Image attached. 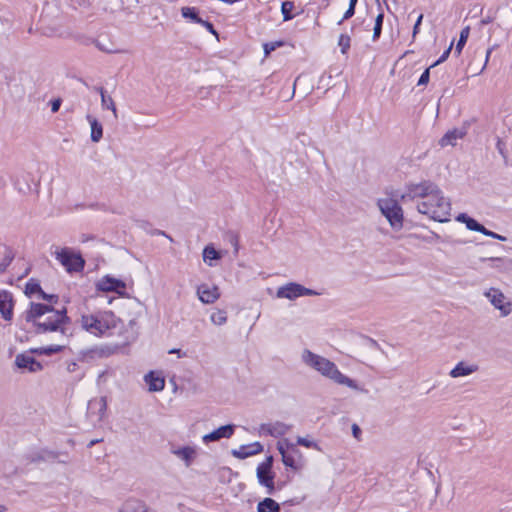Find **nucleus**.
<instances>
[{
    "mask_svg": "<svg viewBox=\"0 0 512 512\" xmlns=\"http://www.w3.org/2000/svg\"><path fill=\"white\" fill-rule=\"evenodd\" d=\"M479 369L477 364H467L463 361L459 362L449 373L450 377L458 378L468 376L477 372Z\"/></svg>",
    "mask_w": 512,
    "mask_h": 512,
    "instance_id": "nucleus-20",
    "label": "nucleus"
},
{
    "mask_svg": "<svg viewBox=\"0 0 512 512\" xmlns=\"http://www.w3.org/2000/svg\"><path fill=\"white\" fill-rule=\"evenodd\" d=\"M302 360L306 365L315 369L323 376L333 380L337 384L346 385L349 388L355 390L358 389L357 383L353 379L342 374L335 363L328 360L327 358L317 355L306 349L303 351Z\"/></svg>",
    "mask_w": 512,
    "mask_h": 512,
    "instance_id": "nucleus-3",
    "label": "nucleus"
},
{
    "mask_svg": "<svg viewBox=\"0 0 512 512\" xmlns=\"http://www.w3.org/2000/svg\"><path fill=\"white\" fill-rule=\"evenodd\" d=\"M13 295L7 290L0 289V313L4 320L11 321L13 318Z\"/></svg>",
    "mask_w": 512,
    "mask_h": 512,
    "instance_id": "nucleus-14",
    "label": "nucleus"
},
{
    "mask_svg": "<svg viewBox=\"0 0 512 512\" xmlns=\"http://www.w3.org/2000/svg\"><path fill=\"white\" fill-rule=\"evenodd\" d=\"M294 7H295V5H294V2H292V1H284L282 3L281 12H282L284 21L292 20L295 17V15L292 13Z\"/></svg>",
    "mask_w": 512,
    "mask_h": 512,
    "instance_id": "nucleus-31",
    "label": "nucleus"
},
{
    "mask_svg": "<svg viewBox=\"0 0 512 512\" xmlns=\"http://www.w3.org/2000/svg\"><path fill=\"white\" fill-rule=\"evenodd\" d=\"M399 197L403 202L421 199V201L417 203L419 213L437 222L443 223L449 221L451 212L450 201L444 197L438 185L431 181L409 184L405 192Z\"/></svg>",
    "mask_w": 512,
    "mask_h": 512,
    "instance_id": "nucleus-1",
    "label": "nucleus"
},
{
    "mask_svg": "<svg viewBox=\"0 0 512 512\" xmlns=\"http://www.w3.org/2000/svg\"><path fill=\"white\" fill-rule=\"evenodd\" d=\"M94 43L100 51L105 52V53L114 54V53H122L123 52L122 50L114 49L112 47L113 45L109 42L103 43L101 40H95Z\"/></svg>",
    "mask_w": 512,
    "mask_h": 512,
    "instance_id": "nucleus-36",
    "label": "nucleus"
},
{
    "mask_svg": "<svg viewBox=\"0 0 512 512\" xmlns=\"http://www.w3.org/2000/svg\"><path fill=\"white\" fill-rule=\"evenodd\" d=\"M77 367H78L77 363H75V362H71V363H69V364L67 365V370H68L69 372L73 373V372H75V371L77 370Z\"/></svg>",
    "mask_w": 512,
    "mask_h": 512,
    "instance_id": "nucleus-56",
    "label": "nucleus"
},
{
    "mask_svg": "<svg viewBox=\"0 0 512 512\" xmlns=\"http://www.w3.org/2000/svg\"><path fill=\"white\" fill-rule=\"evenodd\" d=\"M490 303L498 310L502 316H507L512 312V303L506 300L505 295L497 288H490L484 293Z\"/></svg>",
    "mask_w": 512,
    "mask_h": 512,
    "instance_id": "nucleus-10",
    "label": "nucleus"
},
{
    "mask_svg": "<svg viewBox=\"0 0 512 512\" xmlns=\"http://www.w3.org/2000/svg\"><path fill=\"white\" fill-rule=\"evenodd\" d=\"M197 295L203 304H212L220 298L219 288L217 286H209L201 284L197 287Z\"/></svg>",
    "mask_w": 512,
    "mask_h": 512,
    "instance_id": "nucleus-13",
    "label": "nucleus"
},
{
    "mask_svg": "<svg viewBox=\"0 0 512 512\" xmlns=\"http://www.w3.org/2000/svg\"><path fill=\"white\" fill-rule=\"evenodd\" d=\"M81 327L95 336H101L106 331L116 327L115 316L111 311H98L83 314L80 319Z\"/></svg>",
    "mask_w": 512,
    "mask_h": 512,
    "instance_id": "nucleus-4",
    "label": "nucleus"
},
{
    "mask_svg": "<svg viewBox=\"0 0 512 512\" xmlns=\"http://www.w3.org/2000/svg\"><path fill=\"white\" fill-rule=\"evenodd\" d=\"M320 293L312 290L310 288H306L301 284L290 282L286 285H283L277 289L276 296L277 298L295 300L302 296H316Z\"/></svg>",
    "mask_w": 512,
    "mask_h": 512,
    "instance_id": "nucleus-8",
    "label": "nucleus"
},
{
    "mask_svg": "<svg viewBox=\"0 0 512 512\" xmlns=\"http://www.w3.org/2000/svg\"><path fill=\"white\" fill-rule=\"evenodd\" d=\"M410 236H411V237H415V238H421L422 240H424V241H426V242H428V243L433 242V240H434V239L438 240V239L440 238V236H439L438 234L433 233V232H432V233H431V235H430V236H428V237H419V236H417L416 234H412V235H410Z\"/></svg>",
    "mask_w": 512,
    "mask_h": 512,
    "instance_id": "nucleus-47",
    "label": "nucleus"
},
{
    "mask_svg": "<svg viewBox=\"0 0 512 512\" xmlns=\"http://www.w3.org/2000/svg\"><path fill=\"white\" fill-rule=\"evenodd\" d=\"M39 297L45 301L50 303H56L58 301V296L54 294H47L43 290L40 292Z\"/></svg>",
    "mask_w": 512,
    "mask_h": 512,
    "instance_id": "nucleus-43",
    "label": "nucleus"
},
{
    "mask_svg": "<svg viewBox=\"0 0 512 512\" xmlns=\"http://www.w3.org/2000/svg\"><path fill=\"white\" fill-rule=\"evenodd\" d=\"M494 20V18L492 16H486L484 17L481 21H480V24L483 26V25H487L489 23H491L492 21Z\"/></svg>",
    "mask_w": 512,
    "mask_h": 512,
    "instance_id": "nucleus-55",
    "label": "nucleus"
},
{
    "mask_svg": "<svg viewBox=\"0 0 512 512\" xmlns=\"http://www.w3.org/2000/svg\"><path fill=\"white\" fill-rule=\"evenodd\" d=\"M357 1H358V0H350V1H349V7H353V8H355V7H356V4H357Z\"/></svg>",
    "mask_w": 512,
    "mask_h": 512,
    "instance_id": "nucleus-60",
    "label": "nucleus"
},
{
    "mask_svg": "<svg viewBox=\"0 0 512 512\" xmlns=\"http://www.w3.org/2000/svg\"><path fill=\"white\" fill-rule=\"evenodd\" d=\"M5 511H6V508H5V506H3V505H0V512H5Z\"/></svg>",
    "mask_w": 512,
    "mask_h": 512,
    "instance_id": "nucleus-64",
    "label": "nucleus"
},
{
    "mask_svg": "<svg viewBox=\"0 0 512 512\" xmlns=\"http://www.w3.org/2000/svg\"><path fill=\"white\" fill-rule=\"evenodd\" d=\"M119 512H156L149 508L143 501L137 499L127 500L120 508Z\"/></svg>",
    "mask_w": 512,
    "mask_h": 512,
    "instance_id": "nucleus-21",
    "label": "nucleus"
},
{
    "mask_svg": "<svg viewBox=\"0 0 512 512\" xmlns=\"http://www.w3.org/2000/svg\"><path fill=\"white\" fill-rule=\"evenodd\" d=\"M354 14H355V8L348 7V9L346 10V12L343 15V18L339 21L338 24H341L344 20L350 19Z\"/></svg>",
    "mask_w": 512,
    "mask_h": 512,
    "instance_id": "nucleus-48",
    "label": "nucleus"
},
{
    "mask_svg": "<svg viewBox=\"0 0 512 512\" xmlns=\"http://www.w3.org/2000/svg\"><path fill=\"white\" fill-rule=\"evenodd\" d=\"M62 348L63 347L61 345H49L46 347H40V348L34 349L33 352L38 353L40 355L50 356V355L60 352L62 350Z\"/></svg>",
    "mask_w": 512,
    "mask_h": 512,
    "instance_id": "nucleus-32",
    "label": "nucleus"
},
{
    "mask_svg": "<svg viewBox=\"0 0 512 512\" xmlns=\"http://www.w3.org/2000/svg\"><path fill=\"white\" fill-rule=\"evenodd\" d=\"M280 505L272 498H264L257 505V512H280Z\"/></svg>",
    "mask_w": 512,
    "mask_h": 512,
    "instance_id": "nucleus-26",
    "label": "nucleus"
},
{
    "mask_svg": "<svg viewBox=\"0 0 512 512\" xmlns=\"http://www.w3.org/2000/svg\"><path fill=\"white\" fill-rule=\"evenodd\" d=\"M273 456H268L265 461L260 463L256 470V476L260 485L266 487L267 494H273L275 491L274 476L272 472Z\"/></svg>",
    "mask_w": 512,
    "mask_h": 512,
    "instance_id": "nucleus-7",
    "label": "nucleus"
},
{
    "mask_svg": "<svg viewBox=\"0 0 512 512\" xmlns=\"http://www.w3.org/2000/svg\"><path fill=\"white\" fill-rule=\"evenodd\" d=\"M144 379L149 387V391L151 392L162 391L165 387L164 378L156 375L153 371H150L148 374H146Z\"/></svg>",
    "mask_w": 512,
    "mask_h": 512,
    "instance_id": "nucleus-22",
    "label": "nucleus"
},
{
    "mask_svg": "<svg viewBox=\"0 0 512 512\" xmlns=\"http://www.w3.org/2000/svg\"><path fill=\"white\" fill-rule=\"evenodd\" d=\"M504 147H505V144L498 138L497 140V144H496V148L498 150V152L503 156V157H506L505 156V153H504Z\"/></svg>",
    "mask_w": 512,
    "mask_h": 512,
    "instance_id": "nucleus-51",
    "label": "nucleus"
},
{
    "mask_svg": "<svg viewBox=\"0 0 512 512\" xmlns=\"http://www.w3.org/2000/svg\"><path fill=\"white\" fill-rule=\"evenodd\" d=\"M204 261L215 260L220 258V254L213 247L206 246L203 250Z\"/></svg>",
    "mask_w": 512,
    "mask_h": 512,
    "instance_id": "nucleus-38",
    "label": "nucleus"
},
{
    "mask_svg": "<svg viewBox=\"0 0 512 512\" xmlns=\"http://www.w3.org/2000/svg\"><path fill=\"white\" fill-rule=\"evenodd\" d=\"M383 21H384V14H383V12H381L376 16V19H375V25H374V29H373V40L374 41L377 40L381 35Z\"/></svg>",
    "mask_w": 512,
    "mask_h": 512,
    "instance_id": "nucleus-37",
    "label": "nucleus"
},
{
    "mask_svg": "<svg viewBox=\"0 0 512 512\" xmlns=\"http://www.w3.org/2000/svg\"><path fill=\"white\" fill-rule=\"evenodd\" d=\"M86 118H87V120H88V122L90 124V127H91V134H90L91 140H92V142L97 143L103 137V127H102V124L96 118H94L91 115H87Z\"/></svg>",
    "mask_w": 512,
    "mask_h": 512,
    "instance_id": "nucleus-25",
    "label": "nucleus"
},
{
    "mask_svg": "<svg viewBox=\"0 0 512 512\" xmlns=\"http://www.w3.org/2000/svg\"><path fill=\"white\" fill-rule=\"evenodd\" d=\"M492 50H493V48L487 49L486 54H485V61H484L483 66L481 67L479 73H481L485 69V67H486V65H487V63L489 61V57H490V55L492 53Z\"/></svg>",
    "mask_w": 512,
    "mask_h": 512,
    "instance_id": "nucleus-52",
    "label": "nucleus"
},
{
    "mask_svg": "<svg viewBox=\"0 0 512 512\" xmlns=\"http://www.w3.org/2000/svg\"><path fill=\"white\" fill-rule=\"evenodd\" d=\"M366 342H367V345L370 347V348H373V349H381L380 348V345L378 344V342L372 338H369V337H366L365 338Z\"/></svg>",
    "mask_w": 512,
    "mask_h": 512,
    "instance_id": "nucleus-49",
    "label": "nucleus"
},
{
    "mask_svg": "<svg viewBox=\"0 0 512 512\" xmlns=\"http://www.w3.org/2000/svg\"><path fill=\"white\" fill-rule=\"evenodd\" d=\"M41 291H42V288H41L40 284L33 279H30L25 285V294L29 297H31L32 295H34L36 293L40 294Z\"/></svg>",
    "mask_w": 512,
    "mask_h": 512,
    "instance_id": "nucleus-34",
    "label": "nucleus"
},
{
    "mask_svg": "<svg viewBox=\"0 0 512 512\" xmlns=\"http://www.w3.org/2000/svg\"><path fill=\"white\" fill-rule=\"evenodd\" d=\"M56 259L65 267L67 272H80L84 269L85 261L82 256L73 253L68 248L56 252Z\"/></svg>",
    "mask_w": 512,
    "mask_h": 512,
    "instance_id": "nucleus-9",
    "label": "nucleus"
},
{
    "mask_svg": "<svg viewBox=\"0 0 512 512\" xmlns=\"http://www.w3.org/2000/svg\"><path fill=\"white\" fill-rule=\"evenodd\" d=\"M352 433L355 438H359V435L361 434V429L357 424L352 425Z\"/></svg>",
    "mask_w": 512,
    "mask_h": 512,
    "instance_id": "nucleus-53",
    "label": "nucleus"
},
{
    "mask_svg": "<svg viewBox=\"0 0 512 512\" xmlns=\"http://www.w3.org/2000/svg\"><path fill=\"white\" fill-rule=\"evenodd\" d=\"M126 284L120 279L113 278L109 275L101 278L97 283V289L103 292H115L120 295L124 294Z\"/></svg>",
    "mask_w": 512,
    "mask_h": 512,
    "instance_id": "nucleus-12",
    "label": "nucleus"
},
{
    "mask_svg": "<svg viewBox=\"0 0 512 512\" xmlns=\"http://www.w3.org/2000/svg\"><path fill=\"white\" fill-rule=\"evenodd\" d=\"M297 445H301V446H304L306 448H313V449H316V450H320L318 444L312 440H309L307 438H304V437H297Z\"/></svg>",
    "mask_w": 512,
    "mask_h": 512,
    "instance_id": "nucleus-41",
    "label": "nucleus"
},
{
    "mask_svg": "<svg viewBox=\"0 0 512 512\" xmlns=\"http://www.w3.org/2000/svg\"><path fill=\"white\" fill-rule=\"evenodd\" d=\"M13 259L14 255L10 250H7L3 260L0 262V274L6 271L7 267L11 264Z\"/></svg>",
    "mask_w": 512,
    "mask_h": 512,
    "instance_id": "nucleus-40",
    "label": "nucleus"
},
{
    "mask_svg": "<svg viewBox=\"0 0 512 512\" xmlns=\"http://www.w3.org/2000/svg\"><path fill=\"white\" fill-rule=\"evenodd\" d=\"M24 319L33 323L37 333L58 330L63 332L62 326L70 322L66 308L56 310L50 305L34 302H31L29 309L24 312Z\"/></svg>",
    "mask_w": 512,
    "mask_h": 512,
    "instance_id": "nucleus-2",
    "label": "nucleus"
},
{
    "mask_svg": "<svg viewBox=\"0 0 512 512\" xmlns=\"http://www.w3.org/2000/svg\"><path fill=\"white\" fill-rule=\"evenodd\" d=\"M422 20H423V14H420L415 22V25L413 27V38L416 37V35L419 33V30H420V25L422 23Z\"/></svg>",
    "mask_w": 512,
    "mask_h": 512,
    "instance_id": "nucleus-46",
    "label": "nucleus"
},
{
    "mask_svg": "<svg viewBox=\"0 0 512 512\" xmlns=\"http://www.w3.org/2000/svg\"><path fill=\"white\" fill-rule=\"evenodd\" d=\"M479 233H482L483 235L485 236H488V234H491L492 231L488 230L487 228H485L483 225L480 227Z\"/></svg>",
    "mask_w": 512,
    "mask_h": 512,
    "instance_id": "nucleus-58",
    "label": "nucleus"
},
{
    "mask_svg": "<svg viewBox=\"0 0 512 512\" xmlns=\"http://www.w3.org/2000/svg\"><path fill=\"white\" fill-rule=\"evenodd\" d=\"M111 350L107 346H95L89 349L82 350L80 357L85 362H90L96 359L104 358L109 356Z\"/></svg>",
    "mask_w": 512,
    "mask_h": 512,
    "instance_id": "nucleus-18",
    "label": "nucleus"
},
{
    "mask_svg": "<svg viewBox=\"0 0 512 512\" xmlns=\"http://www.w3.org/2000/svg\"><path fill=\"white\" fill-rule=\"evenodd\" d=\"M60 105H61V100L60 99H56L54 101L51 102V111L53 113L57 112L60 108Z\"/></svg>",
    "mask_w": 512,
    "mask_h": 512,
    "instance_id": "nucleus-50",
    "label": "nucleus"
},
{
    "mask_svg": "<svg viewBox=\"0 0 512 512\" xmlns=\"http://www.w3.org/2000/svg\"><path fill=\"white\" fill-rule=\"evenodd\" d=\"M181 15L183 18L188 19L193 23H202V18L199 16V11L195 7H182Z\"/></svg>",
    "mask_w": 512,
    "mask_h": 512,
    "instance_id": "nucleus-29",
    "label": "nucleus"
},
{
    "mask_svg": "<svg viewBox=\"0 0 512 512\" xmlns=\"http://www.w3.org/2000/svg\"><path fill=\"white\" fill-rule=\"evenodd\" d=\"M172 453L185 462L186 467H189L195 458L196 451L190 446H185L173 449Z\"/></svg>",
    "mask_w": 512,
    "mask_h": 512,
    "instance_id": "nucleus-24",
    "label": "nucleus"
},
{
    "mask_svg": "<svg viewBox=\"0 0 512 512\" xmlns=\"http://www.w3.org/2000/svg\"><path fill=\"white\" fill-rule=\"evenodd\" d=\"M469 33H470L469 26H467L461 30L460 36H459V39H458V42L456 44L455 51H454L455 54H457V55L461 54L462 49L465 46L467 39L469 37Z\"/></svg>",
    "mask_w": 512,
    "mask_h": 512,
    "instance_id": "nucleus-30",
    "label": "nucleus"
},
{
    "mask_svg": "<svg viewBox=\"0 0 512 512\" xmlns=\"http://www.w3.org/2000/svg\"><path fill=\"white\" fill-rule=\"evenodd\" d=\"M277 449L282 456V462L286 467H290L294 470L301 468L302 453L293 443L285 440L284 442H278Z\"/></svg>",
    "mask_w": 512,
    "mask_h": 512,
    "instance_id": "nucleus-6",
    "label": "nucleus"
},
{
    "mask_svg": "<svg viewBox=\"0 0 512 512\" xmlns=\"http://www.w3.org/2000/svg\"><path fill=\"white\" fill-rule=\"evenodd\" d=\"M289 429H290L289 425H287L283 422H280V421H276L273 423L261 424L259 432L261 434L269 435V436L277 438V437H281V436L285 435Z\"/></svg>",
    "mask_w": 512,
    "mask_h": 512,
    "instance_id": "nucleus-15",
    "label": "nucleus"
},
{
    "mask_svg": "<svg viewBox=\"0 0 512 512\" xmlns=\"http://www.w3.org/2000/svg\"><path fill=\"white\" fill-rule=\"evenodd\" d=\"M350 36L347 34H341L338 40V45L341 47V53L346 54L350 48Z\"/></svg>",
    "mask_w": 512,
    "mask_h": 512,
    "instance_id": "nucleus-39",
    "label": "nucleus"
},
{
    "mask_svg": "<svg viewBox=\"0 0 512 512\" xmlns=\"http://www.w3.org/2000/svg\"><path fill=\"white\" fill-rule=\"evenodd\" d=\"M235 425L233 424H227L224 426L219 427L218 429L212 431L211 433H208L203 436V442L204 443H210L219 441L222 438H230L234 434Z\"/></svg>",
    "mask_w": 512,
    "mask_h": 512,
    "instance_id": "nucleus-16",
    "label": "nucleus"
},
{
    "mask_svg": "<svg viewBox=\"0 0 512 512\" xmlns=\"http://www.w3.org/2000/svg\"><path fill=\"white\" fill-rule=\"evenodd\" d=\"M452 46H453V43L450 44V46L447 48V50H445L443 52V54L440 56V58L436 62H434L431 65V67H435V66L439 65L440 63L444 62L448 58V56L451 52Z\"/></svg>",
    "mask_w": 512,
    "mask_h": 512,
    "instance_id": "nucleus-44",
    "label": "nucleus"
},
{
    "mask_svg": "<svg viewBox=\"0 0 512 512\" xmlns=\"http://www.w3.org/2000/svg\"><path fill=\"white\" fill-rule=\"evenodd\" d=\"M46 459L47 458L44 455L38 454L36 457L32 458V461L35 462V461H42V460H46Z\"/></svg>",
    "mask_w": 512,
    "mask_h": 512,
    "instance_id": "nucleus-59",
    "label": "nucleus"
},
{
    "mask_svg": "<svg viewBox=\"0 0 512 512\" xmlns=\"http://www.w3.org/2000/svg\"><path fill=\"white\" fill-rule=\"evenodd\" d=\"M15 364L20 369H27L30 372L42 370V365L34 357L28 354H18L15 358Z\"/></svg>",
    "mask_w": 512,
    "mask_h": 512,
    "instance_id": "nucleus-17",
    "label": "nucleus"
},
{
    "mask_svg": "<svg viewBox=\"0 0 512 512\" xmlns=\"http://www.w3.org/2000/svg\"><path fill=\"white\" fill-rule=\"evenodd\" d=\"M377 205L393 229L400 230L403 227V210L396 199H379Z\"/></svg>",
    "mask_w": 512,
    "mask_h": 512,
    "instance_id": "nucleus-5",
    "label": "nucleus"
},
{
    "mask_svg": "<svg viewBox=\"0 0 512 512\" xmlns=\"http://www.w3.org/2000/svg\"><path fill=\"white\" fill-rule=\"evenodd\" d=\"M263 451V446L259 442L241 445L238 449L232 450V455L238 459H245L247 457L259 454Z\"/></svg>",
    "mask_w": 512,
    "mask_h": 512,
    "instance_id": "nucleus-19",
    "label": "nucleus"
},
{
    "mask_svg": "<svg viewBox=\"0 0 512 512\" xmlns=\"http://www.w3.org/2000/svg\"><path fill=\"white\" fill-rule=\"evenodd\" d=\"M489 260H490V261H502V259H501V258H499V257H496V258H493V257H492V258H489Z\"/></svg>",
    "mask_w": 512,
    "mask_h": 512,
    "instance_id": "nucleus-63",
    "label": "nucleus"
},
{
    "mask_svg": "<svg viewBox=\"0 0 512 512\" xmlns=\"http://www.w3.org/2000/svg\"><path fill=\"white\" fill-rule=\"evenodd\" d=\"M456 221L464 223L468 230L478 232L482 224L476 221L474 218L468 216L466 213H460L456 217Z\"/></svg>",
    "mask_w": 512,
    "mask_h": 512,
    "instance_id": "nucleus-28",
    "label": "nucleus"
},
{
    "mask_svg": "<svg viewBox=\"0 0 512 512\" xmlns=\"http://www.w3.org/2000/svg\"><path fill=\"white\" fill-rule=\"evenodd\" d=\"M275 49V45L274 44H265L264 45V51H265V54H269L271 51H273Z\"/></svg>",
    "mask_w": 512,
    "mask_h": 512,
    "instance_id": "nucleus-57",
    "label": "nucleus"
},
{
    "mask_svg": "<svg viewBox=\"0 0 512 512\" xmlns=\"http://www.w3.org/2000/svg\"><path fill=\"white\" fill-rule=\"evenodd\" d=\"M159 234L161 235H164L165 237H167L170 241H172V238L170 236H168L164 231H160Z\"/></svg>",
    "mask_w": 512,
    "mask_h": 512,
    "instance_id": "nucleus-62",
    "label": "nucleus"
},
{
    "mask_svg": "<svg viewBox=\"0 0 512 512\" xmlns=\"http://www.w3.org/2000/svg\"><path fill=\"white\" fill-rule=\"evenodd\" d=\"M210 320L217 326L224 325L227 322V314L224 310H217L211 314Z\"/></svg>",
    "mask_w": 512,
    "mask_h": 512,
    "instance_id": "nucleus-33",
    "label": "nucleus"
},
{
    "mask_svg": "<svg viewBox=\"0 0 512 512\" xmlns=\"http://www.w3.org/2000/svg\"><path fill=\"white\" fill-rule=\"evenodd\" d=\"M466 134L464 129H453L444 134V136L440 139L439 144L442 147L451 145L454 146L458 139H462Z\"/></svg>",
    "mask_w": 512,
    "mask_h": 512,
    "instance_id": "nucleus-23",
    "label": "nucleus"
},
{
    "mask_svg": "<svg viewBox=\"0 0 512 512\" xmlns=\"http://www.w3.org/2000/svg\"><path fill=\"white\" fill-rule=\"evenodd\" d=\"M107 409V402L105 397L94 398L89 401L87 414L94 424L102 421L105 411Z\"/></svg>",
    "mask_w": 512,
    "mask_h": 512,
    "instance_id": "nucleus-11",
    "label": "nucleus"
},
{
    "mask_svg": "<svg viewBox=\"0 0 512 512\" xmlns=\"http://www.w3.org/2000/svg\"><path fill=\"white\" fill-rule=\"evenodd\" d=\"M432 67H428L420 76L419 80H418V83L417 85L421 86V85H426L428 84L429 82V79H430V69Z\"/></svg>",
    "mask_w": 512,
    "mask_h": 512,
    "instance_id": "nucleus-42",
    "label": "nucleus"
},
{
    "mask_svg": "<svg viewBox=\"0 0 512 512\" xmlns=\"http://www.w3.org/2000/svg\"><path fill=\"white\" fill-rule=\"evenodd\" d=\"M226 241L234 248V254H238L239 251V236L233 231H229L225 235Z\"/></svg>",
    "mask_w": 512,
    "mask_h": 512,
    "instance_id": "nucleus-35",
    "label": "nucleus"
},
{
    "mask_svg": "<svg viewBox=\"0 0 512 512\" xmlns=\"http://www.w3.org/2000/svg\"><path fill=\"white\" fill-rule=\"evenodd\" d=\"M96 90L100 93L102 107L104 109L111 110L114 114V117L117 118V109L113 99L106 95V91L103 87H98Z\"/></svg>",
    "mask_w": 512,
    "mask_h": 512,
    "instance_id": "nucleus-27",
    "label": "nucleus"
},
{
    "mask_svg": "<svg viewBox=\"0 0 512 512\" xmlns=\"http://www.w3.org/2000/svg\"><path fill=\"white\" fill-rule=\"evenodd\" d=\"M98 442H99V440H97V439H96V440H92V441L89 443V445H88V446H89V447H92L93 445H95V444H96V443H98Z\"/></svg>",
    "mask_w": 512,
    "mask_h": 512,
    "instance_id": "nucleus-61",
    "label": "nucleus"
},
{
    "mask_svg": "<svg viewBox=\"0 0 512 512\" xmlns=\"http://www.w3.org/2000/svg\"><path fill=\"white\" fill-rule=\"evenodd\" d=\"M488 237H491L493 239H497V240H500V241H506V237L500 235V234H497L495 232H491V234H488Z\"/></svg>",
    "mask_w": 512,
    "mask_h": 512,
    "instance_id": "nucleus-54",
    "label": "nucleus"
},
{
    "mask_svg": "<svg viewBox=\"0 0 512 512\" xmlns=\"http://www.w3.org/2000/svg\"><path fill=\"white\" fill-rule=\"evenodd\" d=\"M200 25L204 26L211 34L218 37V33L211 22L202 19V23H200Z\"/></svg>",
    "mask_w": 512,
    "mask_h": 512,
    "instance_id": "nucleus-45",
    "label": "nucleus"
}]
</instances>
